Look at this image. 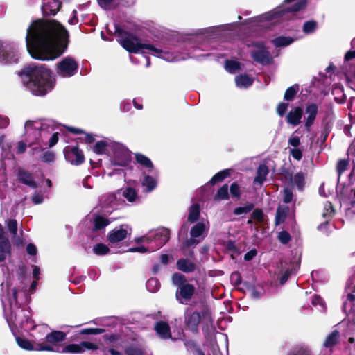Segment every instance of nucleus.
Masks as SVG:
<instances>
[{
  "label": "nucleus",
  "mask_w": 355,
  "mask_h": 355,
  "mask_svg": "<svg viewBox=\"0 0 355 355\" xmlns=\"http://www.w3.org/2000/svg\"><path fill=\"white\" fill-rule=\"evenodd\" d=\"M252 218L259 222L261 223L264 220V214L261 209H256L252 213Z\"/></svg>",
  "instance_id": "nucleus-52"
},
{
  "label": "nucleus",
  "mask_w": 355,
  "mask_h": 355,
  "mask_svg": "<svg viewBox=\"0 0 355 355\" xmlns=\"http://www.w3.org/2000/svg\"><path fill=\"white\" fill-rule=\"evenodd\" d=\"M318 28V23L315 21L310 20L304 23L302 30L306 34H311L315 32Z\"/></svg>",
  "instance_id": "nucleus-41"
},
{
  "label": "nucleus",
  "mask_w": 355,
  "mask_h": 355,
  "mask_svg": "<svg viewBox=\"0 0 355 355\" xmlns=\"http://www.w3.org/2000/svg\"><path fill=\"white\" fill-rule=\"evenodd\" d=\"M127 230L121 227L112 230L108 235V240L111 243H117L123 240L127 236Z\"/></svg>",
  "instance_id": "nucleus-28"
},
{
  "label": "nucleus",
  "mask_w": 355,
  "mask_h": 355,
  "mask_svg": "<svg viewBox=\"0 0 355 355\" xmlns=\"http://www.w3.org/2000/svg\"><path fill=\"white\" fill-rule=\"evenodd\" d=\"M302 116V109L300 107H295L291 110L286 116L287 123L293 126H297L301 122Z\"/></svg>",
  "instance_id": "nucleus-25"
},
{
  "label": "nucleus",
  "mask_w": 355,
  "mask_h": 355,
  "mask_svg": "<svg viewBox=\"0 0 355 355\" xmlns=\"http://www.w3.org/2000/svg\"><path fill=\"white\" fill-rule=\"evenodd\" d=\"M236 85L240 88H247L252 85L253 80L246 74L239 75L235 78Z\"/></svg>",
  "instance_id": "nucleus-34"
},
{
  "label": "nucleus",
  "mask_w": 355,
  "mask_h": 355,
  "mask_svg": "<svg viewBox=\"0 0 355 355\" xmlns=\"http://www.w3.org/2000/svg\"><path fill=\"white\" fill-rule=\"evenodd\" d=\"M347 165H348V162H347V161H346L345 159H343V160H340L338 162V165H337V171H338L339 175H340V174L342 173H343L347 169Z\"/></svg>",
  "instance_id": "nucleus-60"
},
{
  "label": "nucleus",
  "mask_w": 355,
  "mask_h": 355,
  "mask_svg": "<svg viewBox=\"0 0 355 355\" xmlns=\"http://www.w3.org/2000/svg\"><path fill=\"white\" fill-rule=\"evenodd\" d=\"M200 215V207L197 204H193L189 209V213L188 216V220L191 223L196 222Z\"/></svg>",
  "instance_id": "nucleus-39"
},
{
  "label": "nucleus",
  "mask_w": 355,
  "mask_h": 355,
  "mask_svg": "<svg viewBox=\"0 0 355 355\" xmlns=\"http://www.w3.org/2000/svg\"><path fill=\"white\" fill-rule=\"evenodd\" d=\"M254 208V205L252 203L248 202L245 204L243 206L239 207L234 209V214L235 215H243L246 214L251 211Z\"/></svg>",
  "instance_id": "nucleus-44"
},
{
  "label": "nucleus",
  "mask_w": 355,
  "mask_h": 355,
  "mask_svg": "<svg viewBox=\"0 0 355 355\" xmlns=\"http://www.w3.org/2000/svg\"><path fill=\"white\" fill-rule=\"evenodd\" d=\"M146 288L151 293L157 292L159 288V281L156 278H150L146 282Z\"/></svg>",
  "instance_id": "nucleus-48"
},
{
  "label": "nucleus",
  "mask_w": 355,
  "mask_h": 355,
  "mask_svg": "<svg viewBox=\"0 0 355 355\" xmlns=\"http://www.w3.org/2000/svg\"><path fill=\"white\" fill-rule=\"evenodd\" d=\"M212 318L207 311L188 312L185 315V323L192 331L196 332L200 322L207 327L212 325Z\"/></svg>",
  "instance_id": "nucleus-8"
},
{
  "label": "nucleus",
  "mask_w": 355,
  "mask_h": 355,
  "mask_svg": "<svg viewBox=\"0 0 355 355\" xmlns=\"http://www.w3.org/2000/svg\"><path fill=\"white\" fill-rule=\"evenodd\" d=\"M10 245L8 239L6 236L1 224H0V253H8Z\"/></svg>",
  "instance_id": "nucleus-32"
},
{
  "label": "nucleus",
  "mask_w": 355,
  "mask_h": 355,
  "mask_svg": "<svg viewBox=\"0 0 355 355\" xmlns=\"http://www.w3.org/2000/svg\"><path fill=\"white\" fill-rule=\"evenodd\" d=\"M173 283L177 286H182L185 281L184 276L180 273H175L172 277Z\"/></svg>",
  "instance_id": "nucleus-54"
},
{
  "label": "nucleus",
  "mask_w": 355,
  "mask_h": 355,
  "mask_svg": "<svg viewBox=\"0 0 355 355\" xmlns=\"http://www.w3.org/2000/svg\"><path fill=\"white\" fill-rule=\"evenodd\" d=\"M209 222L198 223L192 227L190 231L191 239L186 241V245L189 247L191 245H196L200 241V239L196 240V239L199 238L204 234V232H207L209 230Z\"/></svg>",
  "instance_id": "nucleus-18"
},
{
  "label": "nucleus",
  "mask_w": 355,
  "mask_h": 355,
  "mask_svg": "<svg viewBox=\"0 0 355 355\" xmlns=\"http://www.w3.org/2000/svg\"><path fill=\"white\" fill-rule=\"evenodd\" d=\"M128 355H145L143 350L137 347H129L125 349Z\"/></svg>",
  "instance_id": "nucleus-53"
},
{
  "label": "nucleus",
  "mask_w": 355,
  "mask_h": 355,
  "mask_svg": "<svg viewBox=\"0 0 355 355\" xmlns=\"http://www.w3.org/2000/svg\"><path fill=\"white\" fill-rule=\"evenodd\" d=\"M278 239L282 243L286 244L291 240V236L287 232L282 231L279 233Z\"/></svg>",
  "instance_id": "nucleus-58"
},
{
  "label": "nucleus",
  "mask_w": 355,
  "mask_h": 355,
  "mask_svg": "<svg viewBox=\"0 0 355 355\" xmlns=\"http://www.w3.org/2000/svg\"><path fill=\"white\" fill-rule=\"evenodd\" d=\"M121 196L126 198L130 202H134L138 198L137 191L131 187H127L122 190Z\"/></svg>",
  "instance_id": "nucleus-38"
},
{
  "label": "nucleus",
  "mask_w": 355,
  "mask_h": 355,
  "mask_svg": "<svg viewBox=\"0 0 355 355\" xmlns=\"http://www.w3.org/2000/svg\"><path fill=\"white\" fill-rule=\"evenodd\" d=\"M67 38V31L57 21L37 20L27 30L26 48L35 59L54 60L64 53Z\"/></svg>",
  "instance_id": "nucleus-1"
},
{
  "label": "nucleus",
  "mask_w": 355,
  "mask_h": 355,
  "mask_svg": "<svg viewBox=\"0 0 355 355\" xmlns=\"http://www.w3.org/2000/svg\"><path fill=\"white\" fill-rule=\"evenodd\" d=\"M230 175V172L228 170L221 171L216 174H215L209 181V183L212 185L215 184L218 182H221L225 178Z\"/></svg>",
  "instance_id": "nucleus-43"
},
{
  "label": "nucleus",
  "mask_w": 355,
  "mask_h": 355,
  "mask_svg": "<svg viewBox=\"0 0 355 355\" xmlns=\"http://www.w3.org/2000/svg\"><path fill=\"white\" fill-rule=\"evenodd\" d=\"M98 346L89 341H83L80 343H73L65 346L62 352L71 353V354H80L85 352L86 350H96Z\"/></svg>",
  "instance_id": "nucleus-16"
},
{
  "label": "nucleus",
  "mask_w": 355,
  "mask_h": 355,
  "mask_svg": "<svg viewBox=\"0 0 355 355\" xmlns=\"http://www.w3.org/2000/svg\"><path fill=\"white\" fill-rule=\"evenodd\" d=\"M78 68V62L71 57H66L57 64V73L63 78L74 76Z\"/></svg>",
  "instance_id": "nucleus-12"
},
{
  "label": "nucleus",
  "mask_w": 355,
  "mask_h": 355,
  "mask_svg": "<svg viewBox=\"0 0 355 355\" xmlns=\"http://www.w3.org/2000/svg\"><path fill=\"white\" fill-rule=\"evenodd\" d=\"M177 267L184 272H191L195 270L196 265L188 259H180L177 262Z\"/></svg>",
  "instance_id": "nucleus-31"
},
{
  "label": "nucleus",
  "mask_w": 355,
  "mask_h": 355,
  "mask_svg": "<svg viewBox=\"0 0 355 355\" xmlns=\"http://www.w3.org/2000/svg\"><path fill=\"white\" fill-rule=\"evenodd\" d=\"M99 6L104 9H110L114 0H97Z\"/></svg>",
  "instance_id": "nucleus-62"
},
{
  "label": "nucleus",
  "mask_w": 355,
  "mask_h": 355,
  "mask_svg": "<svg viewBox=\"0 0 355 355\" xmlns=\"http://www.w3.org/2000/svg\"><path fill=\"white\" fill-rule=\"evenodd\" d=\"M312 304L313 306H317V305L320 306V309H319V311H324V309H325L323 300L321 299L320 297H319L318 295H315L313 297Z\"/></svg>",
  "instance_id": "nucleus-57"
},
{
  "label": "nucleus",
  "mask_w": 355,
  "mask_h": 355,
  "mask_svg": "<svg viewBox=\"0 0 355 355\" xmlns=\"http://www.w3.org/2000/svg\"><path fill=\"white\" fill-rule=\"evenodd\" d=\"M288 103H280L278 105H277V114L280 116H283L284 115V114L286 113L287 109H288Z\"/></svg>",
  "instance_id": "nucleus-59"
},
{
  "label": "nucleus",
  "mask_w": 355,
  "mask_h": 355,
  "mask_svg": "<svg viewBox=\"0 0 355 355\" xmlns=\"http://www.w3.org/2000/svg\"><path fill=\"white\" fill-rule=\"evenodd\" d=\"M18 59L19 53L15 44L0 41V64L17 62Z\"/></svg>",
  "instance_id": "nucleus-10"
},
{
  "label": "nucleus",
  "mask_w": 355,
  "mask_h": 355,
  "mask_svg": "<svg viewBox=\"0 0 355 355\" xmlns=\"http://www.w3.org/2000/svg\"><path fill=\"white\" fill-rule=\"evenodd\" d=\"M295 40L291 37L280 36L272 40L276 47H285L292 44Z\"/></svg>",
  "instance_id": "nucleus-35"
},
{
  "label": "nucleus",
  "mask_w": 355,
  "mask_h": 355,
  "mask_svg": "<svg viewBox=\"0 0 355 355\" xmlns=\"http://www.w3.org/2000/svg\"><path fill=\"white\" fill-rule=\"evenodd\" d=\"M252 46L255 47V49L251 52V56L255 62L263 65L272 63V58L262 42L253 43Z\"/></svg>",
  "instance_id": "nucleus-13"
},
{
  "label": "nucleus",
  "mask_w": 355,
  "mask_h": 355,
  "mask_svg": "<svg viewBox=\"0 0 355 355\" xmlns=\"http://www.w3.org/2000/svg\"><path fill=\"white\" fill-rule=\"evenodd\" d=\"M110 221L101 216H95L93 219L94 230H100L105 228L110 224Z\"/></svg>",
  "instance_id": "nucleus-37"
},
{
  "label": "nucleus",
  "mask_w": 355,
  "mask_h": 355,
  "mask_svg": "<svg viewBox=\"0 0 355 355\" xmlns=\"http://www.w3.org/2000/svg\"><path fill=\"white\" fill-rule=\"evenodd\" d=\"M112 155L111 157V164L113 166L124 167L128 166L131 160L130 150L123 144L114 142L111 145Z\"/></svg>",
  "instance_id": "nucleus-9"
},
{
  "label": "nucleus",
  "mask_w": 355,
  "mask_h": 355,
  "mask_svg": "<svg viewBox=\"0 0 355 355\" xmlns=\"http://www.w3.org/2000/svg\"><path fill=\"white\" fill-rule=\"evenodd\" d=\"M338 340L339 332L337 330H334L327 337L324 342V347L326 348H331L338 343Z\"/></svg>",
  "instance_id": "nucleus-36"
},
{
  "label": "nucleus",
  "mask_w": 355,
  "mask_h": 355,
  "mask_svg": "<svg viewBox=\"0 0 355 355\" xmlns=\"http://www.w3.org/2000/svg\"><path fill=\"white\" fill-rule=\"evenodd\" d=\"M289 355H312L310 349L304 346L295 347Z\"/></svg>",
  "instance_id": "nucleus-50"
},
{
  "label": "nucleus",
  "mask_w": 355,
  "mask_h": 355,
  "mask_svg": "<svg viewBox=\"0 0 355 355\" xmlns=\"http://www.w3.org/2000/svg\"><path fill=\"white\" fill-rule=\"evenodd\" d=\"M269 173V169L265 164H261L259 166L257 170V175L254 179L253 183L259 187L262 186L263 182L266 180L267 176Z\"/></svg>",
  "instance_id": "nucleus-24"
},
{
  "label": "nucleus",
  "mask_w": 355,
  "mask_h": 355,
  "mask_svg": "<svg viewBox=\"0 0 355 355\" xmlns=\"http://www.w3.org/2000/svg\"><path fill=\"white\" fill-rule=\"evenodd\" d=\"M6 225L10 233L14 238H15L17 236L18 229V224L17 220L15 219H9L6 221Z\"/></svg>",
  "instance_id": "nucleus-46"
},
{
  "label": "nucleus",
  "mask_w": 355,
  "mask_h": 355,
  "mask_svg": "<svg viewBox=\"0 0 355 355\" xmlns=\"http://www.w3.org/2000/svg\"><path fill=\"white\" fill-rule=\"evenodd\" d=\"M42 160L46 163H52L55 160V155L53 152L46 151L42 155Z\"/></svg>",
  "instance_id": "nucleus-55"
},
{
  "label": "nucleus",
  "mask_w": 355,
  "mask_h": 355,
  "mask_svg": "<svg viewBox=\"0 0 355 355\" xmlns=\"http://www.w3.org/2000/svg\"><path fill=\"white\" fill-rule=\"evenodd\" d=\"M291 183L299 189H302L304 184V177L302 173H297L291 178Z\"/></svg>",
  "instance_id": "nucleus-42"
},
{
  "label": "nucleus",
  "mask_w": 355,
  "mask_h": 355,
  "mask_svg": "<svg viewBox=\"0 0 355 355\" xmlns=\"http://www.w3.org/2000/svg\"><path fill=\"white\" fill-rule=\"evenodd\" d=\"M135 159L144 173L157 175V171L154 168L153 164L148 157L143 154L136 153Z\"/></svg>",
  "instance_id": "nucleus-23"
},
{
  "label": "nucleus",
  "mask_w": 355,
  "mask_h": 355,
  "mask_svg": "<svg viewBox=\"0 0 355 355\" xmlns=\"http://www.w3.org/2000/svg\"><path fill=\"white\" fill-rule=\"evenodd\" d=\"M105 331L104 329L100 328H89L84 329L81 331L82 334H100Z\"/></svg>",
  "instance_id": "nucleus-56"
},
{
  "label": "nucleus",
  "mask_w": 355,
  "mask_h": 355,
  "mask_svg": "<svg viewBox=\"0 0 355 355\" xmlns=\"http://www.w3.org/2000/svg\"><path fill=\"white\" fill-rule=\"evenodd\" d=\"M155 329L157 334L162 339H169L171 338V334L169 325L163 321H160L156 323Z\"/></svg>",
  "instance_id": "nucleus-26"
},
{
  "label": "nucleus",
  "mask_w": 355,
  "mask_h": 355,
  "mask_svg": "<svg viewBox=\"0 0 355 355\" xmlns=\"http://www.w3.org/2000/svg\"><path fill=\"white\" fill-rule=\"evenodd\" d=\"M295 1L284 0L281 6L277 7L273 10L255 17L254 21L256 23H263L265 21H271L280 17L288 19L293 17L294 12L303 9L306 5V0H300L291 6H288L289 3Z\"/></svg>",
  "instance_id": "nucleus-6"
},
{
  "label": "nucleus",
  "mask_w": 355,
  "mask_h": 355,
  "mask_svg": "<svg viewBox=\"0 0 355 355\" xmlns=\"http://www.w3.org/2000/svg\"><path fill=\"white\" fill-rule=\"evenodd\" d=\"M289 208L287 205H280L278 207L275 216L276 225H279L285 220Z\"/></svg>",
  "instance_id": "nucleus-33"
},
{
  "label": "nucleus",
  "mask_w": 355,
  "mask_h": 355,
  "mask_svg": "<svg viewBox=\"0 0 355 355\" xmlns=\"http://www.w3.org/2000/svg\"><path fill=\"white\" fill-rule=\"evenodd\" d=\"M115 34L118 37L119 43L128 52L141 54H151L167 62H178L190 57L189 53H175L168 51H164L150 44L143 43L141 41L126 32L119 26L115 27Z\"/></svg>",
  "instance_id": "nucleus-3"
},
{
  "label": "nucleus",
  "mask_w": 355,
  "mask_h": 355,
  "mask_svg": "<svg viewBox=\"0 0 355 355\" xmlns=\"http://www.w3.org/2000/svg\"><path fill=\"white\" fill-rule=\"evenodd\" d=\"M169 239V231L166 228H159L154 231H150L148 234L137 238V243H146L148 246H139L130 248V252L144 253L147 252H153L162 248Z\"/></svg>",
  "instance_id": "nucleus-5"
},
{
  "label": "nucleus",
  "mask_w": 355,
  "mask_h": 355,
  "mask_svg": "<svg viewBox=\"0 0 355 355\" xmlns=\"http://www.w3.org/2000/svg\"><path fill=\"white\" fill-rule=\"evenodd\" d=\"M23 84L35 96H44L54 86L51 71L43 65L32 64L19 72Z\"/></svg>",
  "instance_id": "nucleus-4"
},
{
  "label": "nucleus",
  "mask_w": 355,
  "mask_h": 355,
  "mask_svg": "<svg viewBox=\"0 0 355 355\" xmlns=\"http://www.w3.org/2000/svg\"><path fill=\"white\" fill-rule=\"evenodd\" d=\"M16 341H17V343L18 344V345L24 349H26V350L35 349V350H37L36 349L37 347L34 348L33 345L28 340H26L25 338L17 337Z\"/></svg>",
  "instance_id": "nucleus-49"
},
{
  "label": "nucleus",
  "mask_w": 355,
  "mask_h": 355,
  "mask_svg": "<svg viewBox=\"0 0 355 355\" xmlns=\"http://www.w3.org/2000/svg\"><path fill=\"white\" fill-rule=\"evenodd\" d=\"M194 293V287L189 284H184L179 286L176 292L177 300L182 304L187 302L191 297Z\"/></svg>",
  "instance_id": "nucleus-20"
},
{
  "label": "nucleus",
  "mask_w": 355,
  "mask_h": 355,
  "mask_svg": "<svg viewBox=\"0 0 355 355\" xmlns=\"http://www.w3.org/2000/svg\"><path fill=\"white\" fill-rule=\"evenodd\" d=\"M93 252L98 256H103L107 254L110 252V249L103 243H97L93 246Z\"/></svg>",
  "instance_id": "nucleus-45"
},
{
  "label": "nucleus",
  "mask_w": 355,
  "mask_h": 355,
  "mask_svg": "<svg viewBox=\"0 0 355 355\" xmlns=\"http://www.w3.org/2000/svg\"><path fill=\"white\" fill-rule=\"evenodd\" d=\"M11 291V295H7L6 296L3 295L1 297L4 311H10L11 315L12 316V315H14L15 321L20 324H23L24 322L28 321L29 318L26 314L28 311L19 309L17 299V290L12 288Z\"/></svg>",
  "instance_id": "nucleus-7"
},
{
  "label": "nucleus",
  "mask_w": 355,
  "mask_h": 355,
  "mask_svg": "<svg viewBox=\"0 0 355 355\" xmlns=\"http://www.w3.org/2000/svg\"><path fill=\"white\" fill-rule=\"evenodd\" d=\"M228 197V186L227 184H224L218 190L214 196V199L216 200H227Z\"/></svg>",
  "instance_id": "nucleus-47"
},
{
  "label": "nucleus",
  "mask_w": 355,
  "mask_h": 355,
  "mask_svg": "<svg viewBox=\"0 0 355 355\" xmlns=\"http://www.w3.org/2000/svg\"><path fill=\"white\" fill-rule=\"evenodd\" d=\"M288 144L289 145L295 147L294 148H295L300 144V137L296 135L291 136L288 139Z\"/></svg>",
  "instance_id": "nucleus-64"
},
{
  "label": "nucleus",
  "mask_w": 355,
  "mask_h": 355,
  "mask_svg": "<svg viewBox=\"0 0 355 355\" xmlns=\"http://www.w3.org/2000/svg\"><path fill=\"white\" fill-rule=\"evenodd\" d=\"M64 154L67 161L73 165H79L85 160L82 150L76 146H67Z\"/></svg>",
  "instance_id": "nucleus-17"
},
{
  "label": "nucleus",
  "mask_w": 355,
  "mask_h": 355,
  "mask_svg": "<svg viewBox=\"0 0 355 355\" xmlns=\"http://www.w3.org/2000/svg\"><path fill=\"white\" fill-rule=\"evenodd\" d=\"M58 127L55 121L49 119L26 121L24 124L26 142L30 146L38 145L44 149L52 147L58 141Z\"/></svg>",
  "instance_id": "nucleus-2"
},
{
  "label": "nucleus",
  "mask_w": 355,
  "mask_h": 355,
  "mask_svg": "<svg viewBox=\"0 0 355 355\" xmlns=\"http://www.w3.org/2000/svg\"><path fill=\"white\" fill-rule=\"evenodd\" d=\"M346 291L347 298L343 304V311L355 323V277L347 281Z\"/></svg>",
  "instance_id": "nucleus-11"
},
{
  "label": "nucleus",
  "mask_w": 355,
  "mask_h": 355,
  "mask_svg": "<svg viewBox=\"0 0 355 355\" xmlns=\"http://www.w3.org/2000/svg\"><path fill=\"white\" fill-rule=\"evenodd\" d=\"M65 337L66 334L62 331H53L46 336V340L48 344H39L36 349L40 351H54V348L51 344H55L58 342L62 341L65 339Z\"/></svg>",
  "instance_id": "nucleus-15"
},
{
  "label": "nucleus",
  "mask_w": 355,
  "mask_h": 355,
  "mask_svg": "<svg viewBox=\"0 0 355 355\" xmlns=\"http://www.w3.org/2000/svg\"><path fill=\"white\" fill-rule=\"evenodd\" d=\"M60 6V0H42L41 8L44 15H55Z\"/></svg>",
  "instance_id": "nucleus-22"
},
{
  "label": "nucleus",
  "mask_w": 355,
  "mask_h": 355,
  "mask_svg": "<svg viewBox=\"0 0 355 355\" xmlns=\"http://www.w3.org/2000/svg\"><path fill=\"white\" fill-rule=\"evenodd\" d=\"M230 193L232 196H234V197L240 196V189H239V185L236 183H235V182L232 183L230 186Z\"/></svg>",
  "instance_id": "nucleus-61"
},
{
  "label": "nucleus",
  "mask_w": 355,
  "mask_h": 355,
  "mask_svg": "<svg viewBox=\"0 0 355 355\" xmlns=\"http://www.w3.org/2000/svg\"><path fill=\"white\" fill-rule=\"evenodd\" d=\"M141 182L147 193L153 191L157 185V178L150 175H145Z\"/></svg>",
  "instance_id": "nucleus-29"
},
{
  "label": "nucleus",
  "mask_w": 355,
  "mask_h": 355,
  "mask_svg": "<svg viewBox=\"0 0 355 355\" xmlns=\"http://www.w3.org/2000/svg\"><path fill=\"white\" fill-rule=\"evenodd\" d=\"M293 199V193L292 191L286 188L284 190V202L285 203H289L291 202Z\"/></svg>",
  "instance_id": "nucleus-63"
},
{
  "label": "nucleus",
  "mask_w": 355,
  "mask_h": 355,
  "mask_svg": "<svg viewBox=\"0 0 355 355\" xmlns=\"http://www.w3.org/2000/svg\"><path fill=\"white\" fill-rule=\"evenodd\" d=\"M298 91V86L297 85H293L290 87H288L285 94H284V99L286 101H292L297 94Z\"/></svg>",
  "instance_id": "nucleus-51"
},
{
  "label": "nucleus",
  "mask_w": 355,
  "mask_h": 355,
  "mask_svg": "<svg viewBox=\"0 0 355 355\" xmlns=\"http://www.w3.org/2000/svg\"><path fill=\"white\" fill-rule=\"evenodd\" d=\"M225 68L229 73H235L240 69L241 64L236 60H227L225 64Z\"/></svg>",
  "instance_id": "nucleus-40"
},
{
  "label": "nucleus",
  "mask_w": 355,
  "mask_h": 355,
  "mask_svg": "<svg viewBox=\"0 0 355 355\" xmlns=\"http://www.w3.org/2000/svg\"><path fill=\"white\" fill-rule=\"evenodd\" d=\"M318 107L315 103H309L306 106L305 109V128L307 131L310 130L311 126L313 124L318 114Z\"/></svg>",
  "instance_id": "nucleus-21"
},
{
  "label": "nucleus",
  "mask_w": 355,
  "mask_h": 355,
  "mask_svg": "<svg viewBox=\"0 0 355 355\" xmlns=\"http://www.w3.org/2000/svg\"><path fill=\"white\" fill-rule=\"evenodd\" d=\"M17 178L21 183L31 188L35 189L37 187V184L33 180L32 175L25 170H19L17 173Z\"/></svg>",
  "instance_id": "nucleus-27"
},
{
  "label": "nucleus",
  "mask_w": 355,
  "mask_h": 355,
  "mask_svg": "<svg viewBox=\"0 0 355 355\" xmlns=\"http://www.w3.org/2000/svg\"><path fill=\"white\" fill-rule=\"evenodd\" d=\"M120 194L121 193H112L102 198L101 204L105 212L110 213V209H116L119 206L121 205L122 202L121 199L117 197V195Z\"/></svg>",
  "instance_id": "nucleus-19"
},
{
  "label": "nucleus",
  "mask_w": 355,
  "mask_h": 355,
  "mask_svg": "<svg viewBox=\"0 0 355 355\" xmlns=\"http://www.w3.org/2000/svg\"><path fill=\"white\" fill-rule=\"evenodd\" d=\"M114 142H107L106 141H97L93 147V150L98 155L105 154L111 150V145Z\"/></svg>",
  "instance_id": "nucleus-30"
},
{
  "label": "nucleus",
  "mask_w": 355,
  "mask_h": 355,
  "mask_svg": "<svg viewBox=\"0 0 355 355\" xmlns=\"http://www.w3.org/2000/svg\"><path fill=\"white\" fill-rule=\"evenodd\" d=\"M343 70L345 73L352 74L355 79V37L351 41V49L344 55Z\"/></svg>",
  "instance_id": "nucleus-14"
}]
</instances>
